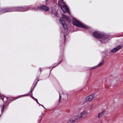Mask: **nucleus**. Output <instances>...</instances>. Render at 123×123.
<instances>
[{"label":"nucleus","mask_w":123,"mask_h":123,"mask_svg":"<svg viewBox=\"0 0 123 123\" xmlns=\"http://www.w3.org/2000/svg\"><path fill=\"white\" fill-rule=\"evenodd\" d=\"M104 63V62L103 61H102L100 63H99L98 65H97V66H99V67H100L102 66Z\"/></svg>","instance_id":"f8f14e48"},{"label":"nucleus","mask_w":123,"mask_h":123,"mask_svg":"<svg viewBox=\"0 0 123 123\" xmlns=\"http://www.w3.org/2000/svg\"><path fill=\"white\" fill-rule=\"evenodd\" d=\"M64 40L65 41V40H66V37H65V35L64 36Z\"/></svg>","instance_id":"6ab92c4d"},{"label":"nucleus","mask_w":123,"mask_h":123,"mask_svg":"<svg viewBox=\"0 0 123 123\" xmlns=\"http://www.w3.org/2000/svg\"><path fill=\"white\" fill-rule=\"evenodd\" d=\"M63 4V5L62 6L60 4L59 2V6L61 7V8L63 12H67L68 13H69L70 12L69 10V9L65 5V4Z\"/></svg>","instance_id":"39448f33"},{"label":"nucleus","mask_w":123,"mask_h":123,"mask_svg":"<svg viewBox=\"0 0 123 123\" xmlns=\"http://www.w3.org/2000/svg\"><path fill=\"white\" fill-rule=\"evenodd\" d=\"M62 16L65 20H66V21L69 23H70L71 22V20L69 19V18L68 17H67L64 15L63 14L62 15Z\"/></svg>","instance_id":"6e6552de"},{"label":"nucleus","mask_w":123,"mask_h":123,"mask_svg":"<svg viewBox=\"0 0 123 123\" xmlns=\"http://www.w3.org/2000/svg\"><path fill=\"white\" fill-rule=\"evenodd\" d=\"M40 71H41V72L42 71L41 69H40Z\"/></svg>","instance_id":"bb28decb"},{"label":"nucleus","mask_w":123,"mask_h":123,"mask_svg":"<svg viewBox=\"0 0 123 123\" xmlns=\"http://www.w3.org/2000/svg\"><path fill=\"white\" fill-rule=\"evenodd\" d=\"M60 22L62 24L63 26L65 29V30L67 31V26L65 21L63 20V19L62 18H60Z\"/></svg>","instance_id":"423d86ee"},{"label":"nucleus","mask_w":123,"mask_h":123,"mask_svg":"<svg viewBox=\"0 0 123 123\" xmlns=\"http://www.w3.org/2000/svg\"><path fill=\"white\" fill-rule=\"evenodd\" d=\"M122 48V47L121 46H118L116 48V49L117 50V51L118 50L120 49H121Z\"/></svg>","instance_id":"9b49d317"},{"label":"nucleus","mask_w":123,"mask_h":123,"mask_svg":"<svg viewBox=\"0 0 123 123\" xmlns=\"http://www.w3.org/2000/svg\"><path fill=\"white\" fill-rule=\"evenodd\" d=\"M5 105H2L1 107V112H4V110L5 108Z\"/></svg>","instance_id":"ddd939ff"},{"label":"nucleus","mask_w":123,"mask_h":123,"mask_svg":"<svg viewBox=\"0 0 123 123\" xmlns=\"http://www.w3.org/2000/svg\"><path fill=\"white\" fill-rule=\"evenodd\" d=\"M25 96H28V95H25Z\"/></svg>","instance_id":"c85d7f7f"},{"label":"nucleus","mask_w":123,"mask_h":123,"mask_svg":"<svg viewBox=\"0 0 123 123\" xmlns=\"http://www.w3.org/2000/svg\"><path fill=\"white\" fill-rule=\"evenodd\" d=\"M95 96V95L93 94H92L86 98V99L87 101H92L93 98Z\"/></svg>","instance_id":"0eeeda50"},{"label":"nucleus","mask_w":123,"mask_h":123,"mask_svg":"<svg viewBox=\"0 0 123 123\" xmlns=\"http://www.w3.org/2000/svg\"><path fill=\"white\" fill-rule=\"evenodd\" d=\"M53 11H52V13H53Z\"/></svg>","instance_id":"a878e982"},{"label":"nucleus","mask_w":123,"mask_h":123,"mask_svg":"<svg viewBox=\"0 0 123 123\" xmlns=\"http://www.w3.org/2000/svg\"><path fill=\"white\" fill-rule=\"evenodd\" d=\"M55 14H56V16H57L58 17V15H57V14H56V13H55Z\"/></svg>","instance_id":"412c9836"},{"label":"nucleus","mask_w":123,"mask_h":123,"mask_svg":"<svg viewBox=\"0 0 123 123\" xmlns=\"http://www.w3.org/2000/svg\"><path fill=\"white\" fill-rule=\"evenodd\" d=\"M117 51L116 48H114L113 49L111 50V52H114Z\"/></svg>","instance_id":"4468645a"},{"label":"nucleus","mask_w":123,"mask_h":123,"mask_svg":"<svg viewBox=\"0 0 123 123\" xmlns=\"http://www.w3.org/2000/svg\"><path fill=\"white\" fill-rule=\"evenodd\" d=\"M39 104V105H41L40 104H39H39Z\"/></svg>","instance_id":"393cba45"},{"label":"nucleus","mask_w":123,"mask_h":123,"mask_svg":"<svg viewBox=\"0 0 123 123\" xmlns=\"http://www.w3.org/2000/svg\"><path fill=\"white\" fill-rule=\"evenodd\" d=\"M61 99H59V102H60V101H61V100H60Z\"/></svg>","instance_id":"5701e85b"},{"label":"nucleus","mask_w":123,"mask_h":123,"mask_svg":"<svg viewBox=\"0 0 123 123\" xmlns=\"http://www.w3.org/2000/svg\"><path fill=\"white\" fill-rule=\"evenodd\" d=\"M41 106H42L43 108H45V107L43 105H41Z\"/></svg>","instance_id":"aec40b11"},{"label":"nucleus","mask_w":123,"mask_h":123,"mask_svg":"<svg viewBox=\"0 0 123 123\" xmlns=\"http://www.w3.org/2000/svg\"><path fill=\"white\" fill-rule=\"evenodd\" d=\"M59 99H61V98H62V96H61V95H60V94H59Z\"/></svg>","instance_id":"f3484780"},{"label":"nucleus","mask_w":123,"mask_h":123,"mask_svg":"<svg viewBox=\"0 0 123 123\" xmlns=\"http://www.w3.org/2000/svg\"><path fill=\"white\" fill-rule=\"evenodd\" d=\"M61 2L62 3V4H65V3L64 2H63V0H61Z\"/></svg>","instance_id":"dca6fc26"},{"label":"nucleus","mask_w":123,"mask_h":123,"mask_svg":"<svg viewBox=\"0 0 123 123\" xmlns=\"http://www.w3.org/2000/svg\"><path fill=\"white\" fill-rule=\"evenodd\" d=\"M88 114V112L86 111H83L81 113H79L76 115V118L77 119H80L81 118H86Z\"/></svg>","instance_id":"20e7f679"},{"label":"nucleus","mask_w":123,"mask_h":123,"mask_svg":"<svg viewBox=\"0 0 123 123\" xmlns=\"http://www.w3.org/2000/svg\"><path fill=\"white\" fill-rule=\"evenodd\" d=\"M0 97H1V99H2L3 100V98H2V97H1V96H0Z\"/></svg>","instance_id":"4be33fe9"},{"label":"nucleus","mask_w":123,"mask_h":123,"mask_svg":"<svg viewBox=\"0 0 123 123\" xmlns=\"http://www.w3.org/2000/svg\"><path fill=\"white\" fill-rule=\"evenodd\" d=\"M97 67V66H94V67H92V68H91V69L95 68H96Z\"/></svg>","instance_id":"a211bd4d"},{"label":"nucleus","mask_w":123,"mask_h":123,"mask_svg":"<svg viewBox=\"0 0 123 123\" xmlns=\"http://www.w3.org/2000/svg\"><path fill=\"white\" fill-rule=\"evenodd\" d=\"M93 36L97 37L101 42L105 43L109 40V36L104 35L99 31H95L93 33Z\"/></svg>","instance_id":"f03ea898"},{"label":"nucleus","mask_w":123,"mask_h":123,"mask_svg":"<svg viewBox=\"0 0 123 123\" xmlns=\"http://www.w3.org/2000/svg\"><path fill=\"white\" fill-rule=\"evenodd\" d=\"M77 120L76 119H71L68 121L67 123H75L76 120Z\"/></svg>","instance_id":"9d476101"},{"label":"nucleus","mask_w":123,"mask_h":123,"mask_svg":"<svg viewBox=\"0 0 123 123\" xmlns=\"http://www.w3.org/2000/svg\"><path fill=\"white\" fill-rule=\"evenodd\" d=\"M34 98V100H35V101L36 102L38 103L39 104V102L38 101V100L36 98H34V97H33Z\"/></svg>","instance_id":"2eb2a0df"},{"label":"nucleus","mask_w":123,"mask_h":123,"mask_svg":"<svg viewBox=\"0 0 123 123\" xmlns=\"http://www.w3.org/2000/svg\"><path fill=\"white\" fill-rule=\"evenodd\" d=\"M105 111H103L101 113H99L98 115V118H100L105 113Z\"/></svg>","instance_id":"1a4fd4ad"},{"label":"nucleus","mask_w":123,"mask_h":123,"mask_svg":"<svg viewBox=\"0 0 123 123\" xmlns=\"http://www.w3.org/2000/svg\"><path fill=\"white\" fill-rule=\"evenodd\" d=\"M61 62H59V63H58V64H58H59V63H61Z\"/></svg>","instance_id":"b1692460"},{"label":"nucleus","mask_w":123,"mask_h":123,"mask_svg":"<svg viewBox=\"0 0 123 123\" xmlns=\"http://www.w3.org/2000/svg\"><path fill=\"white\" fill-rule=\"evenodd\" d=\"M42 120V118H41V121Z\"/></svg>","instance_id":"cd10ccee"},{"label":"nucleus","mask_w":123,"mask_h":123,"mask_svg":"<svg viewBox=\"0 0 123 123\" xmlns=\"http://www.w3.org/2000/svg\"><path fill=\"white\" fill-rule=\"evenodd\" d=\"M49 9L48 7L43 5L41 6V7L37 6L33 8L29 7L28 6L25 7H18L8 8L6 9H4L2 10L1 12L3 13H5L12 11L24 12L28 10H40L45 11H47Z\"/></svg>","instance_id":"f257e3e1"},{"label":"nucleus","mask_w":123,"mask_h":123,"mask_svg":"<svg viewBox=\"0 0 123 123\" xmlns=\"http://www.w3.org/2000/svg\"><path fill=\"white\" fill-rule=\"evenodd\" d=\"M74 21L73 22V24L77 27L82 28L84 29H87L88 27L87 26L85 25L81 22H79L78 20L74 18Z\"/></svg>","instance_id":"7ed1b4c3"}]
</instances>
